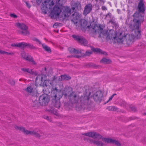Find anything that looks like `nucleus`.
I'll return each instance as SVG.
<instances>
[{
	"label": "nucleus",
	"mask_w": 146,
	"mask_h": 146,
	"mask_svg": "<svg viewBox=\"0 0 146 146\" xmlns=\"http://www.w3.org/2000/svg\"><path fill=\"white\" fill-rule=\"evenodd\" d=\"M72 37L82 45L86 46L88 44V41L83 37L76 35H73Z\"/></svg>",
	"instance_id": "obj_12"
},
{
	"label": "nucleus",
	"mask_w": 146,
	"mask_h": 146,
	"mask_svg": "<svg viewBox=\"0 0 146 146\" xmlns=\"http://www.w3.org/2000/svg\"><path fill=\"white\" fill-rule=\"evenodd\" d=\"M21 70L23 72H26L28 73H29L30 74H35V72L33 71V70H30L29 68H21Z\"/></svg>",
	"instance_id": "obj_27"
},
{
	"label": "nucleus",
	"mask_w": 146,
	"mask_h": 146,
	"mask_svg": "<svg viewBox=\"0 0 146 146\" xmlns=\"http://www.w3.org/2000/svg\"><path fill=\"white\" fill-rule=\"evenodd\" d=\"M82 135L89 137L92 138L94 139L88 138L87 139V141L91 144H93L97 146H104L105 143H108L104 141V139H108V138L103 137L98 133L95 131H90L82 133Z\"/></svg>",
	"instance_id": "obj_2"
},
{
	"label": "nucleus",
	"mask_w": 146,
	"mask_h": 146,
	"mask_svg": "<svg viewBox=\"0 0 146 146\" xmlns=\"http://www.w3.org/2000/svg\"><path fill=\"white\" fill-rule=\"evenodd\" d=\"M24 90L26 92L31 94H33L36 92L33 84L28 85L27 87L25 88Z\"/></svg>",
	"instance_id": "obj_14"
},
{
	"label": "nucleus",
	"mask_w": 146,
	"mask_h": 146,
	"mask_svg": "<svg viewBox=\"0 0 146 146\" xmlns=\"http://www.w3.org/2000/svg\"><path fill=\"white\" fill-rule=\"evenodd\" d=\"M19 43H14L11 44V46L13 47H19Z\"/></svg>",
	"instance_id": "obj_42"
},
{
	"label": "nucleus",
	"mask_w": 146,
	"mask_h": 146,
	"mask_svg": "<svg viewBox=\"0 0 146 146\" xmlns=\"http://www.w3.org/2000/svg\"><path fill=\"white\" fill-rule=\"evenodd\" d=\"M21 56L22 58L25 60L31 62L33 65L36 66L37 62L34 60L32 57L24 52H23L21 54Z\"/></svg>",
	"instance_id": "obj_9"
},
{
	"label": "nucleus",
	"mask_w": 146,
	"mask_h": 146,
	"mask_svg": "<svg viewBox=\"0 0 146 146\" xmlns=\"http://www.w3.org/2000/svg\"><path fill=\"white\" fill-rule=\"evenodd\" d=\"M104 1L103 0H100L99 3L101 5H103L104 4Z\"/></svg>",
	"instance_id": "obj_51"
},
{
	"label": "nucleus",
	"mask_w": 146,
	"mask_h": 146,
	"mask_svg": "<svg viewBox=\"0 0 146 146\" xmlns=\"http://www.w3.org/2000/svg\"><path fill=\"white\" fill-rule=\"evenodd\" d=\"M102 9L103 10H106L107 9L106 8L105 6H102Z\"/></svg>",
	"instance_id": "obj_53"
},
{
	"label": "nucleus",
	"mask_w": 146,
	"mask_h": 146,
	"mask_svg": "<svg viewBox=\"0 0 146 146\" xmlns=\"http://www.w3.org/2000/svg\"><path fill=\"white\" fill-rule=\"evenodd\" d=\"M93 50L97 52H98L101 54H102L104 55H106L107 54L105 52L102 51V50L99 48H96L93 49Z\"/></svg>",
	"instance_id": "obj_30"
},
{
	"label": "nucleus",
	"mask_w": 146,
	"mask_h": 146,
	"mask_svg": "<svg viewBox=\"0 0 146 146\" xmlns=\"http://www.w3.org/2000/svg\"><path fill=\"white\" fill-rule=\"evenodd\" d=\"M38 100L40 105L45 106L47 104L49 101V99L48 95L44 94L40 96Z\"/></svg>",
	"instance_id": "obj_10"
},
{
	"label": "nucleus",
	"mask_w": 146,
	"mask_h": 146,
	"mask_svg": "<svg viewBox=\"0 0 146 146\" xmlns=\"http://www.w3.org/2000/svg\"><path fill=\"white\" fill-rule=\"evenodd\" d=\"M92 5L91 4L86 5L84 7L83 12V14L85 16H86L90 13L92 10Z\"/></svg>",
	"instance_id": "obj_16"
},
{
	"label": "nucleus",
	"mask_w": 146,
	"mask_h": 146,
	"mask_svg": "<svg viewBox=\"0 0 146 146\" xmlns=\"http://www.w3.org/2000/svg\"><path fill=\"white\" fill-rule=\"evenodd\" d=\"M63 80H64V75H62L59 77V80L62 81Z\"/></svg>",
	"instance_id": "obj_44"
},
{
	"label": "nucleus",
	"mask_w": 146,
	"mask_h": 146,
	"mask_svg": "<svg viewBox=\"0 0 146 146\" xmlns=\"http://www.w3.org/2000/svg\"><path fill=\"white\" fill-rule=\"evenodd\" d=\"M25 3H26L27 6V7L28 8H30V7H31V5H30V4L28 2H25Z\"/></svg>",
	"instance_id": "obj_52"
},
{
	"label": "nucleus",
	"mask_w": 146,
	"mask_h": 146,
	"mask_svg": "<svg viewBox=\"0 0 146 146\" xmlns=\"http://www.w3.org/2000/svg\"><path fill=\"white\" fill-rule=\"evenodd\" d=\"M45 76L43 74L38 75L35 79V82L38 84H41L43 82V79Z\"/></svg>",
	"instance_id": "obj_21"
},
{
	"label": "nucleus",
	"mask_w": 146,
	"mask_h": 146,
	"mask_svg": "<svg viewBox=\"0 0 146 146\" xmlns=\"http://www.w3.org/2000/svg\"><path fill=\"white\" fill-rule=\"evenodd\" d=\"M113 96H111L109 98V99L108 100L107 102L106 103H108L109 102L111 101L112 100L113 98Z\"/></svg>",
	"instance_id": "obj_50"
},
{
	"label": "nucleus",
	"mask_w": 146,
	"mask_h": 146,
	"mask_svg": "<svg viewBox=\"0 0 146 146\" xmlns=\"http://www.w3.org/2000/svg\"><path fill=\"white\" fill-rule=\"evenodd\" d=\"M126 105V103L124 101H122L121 102L120 105L123 107H125Z\"/></svg>",
	"instance_id": "obj_45"
},
{
	"label": "nucleus",
	"mask_w": 146,
	"mask_h": 146,
	"mask_svg": "<svg viewBox=\"0 0 146 146\" xmlns=\"http://www.w3.org/2000/svg\"><path fill=\"white\" fill-rule=\"evenodd\" d=\"M76 56V57H77V58H78V57H80V56Z\"/></svg>",
	"instance_id": "obj_62"
},
{
	"label": "nucleus",
	"mask_w": 146,
	"mask_h": 146,
	"mask_svg": "<svg viewBox=\"0 0 146 146\" xmlns=\"http://www.w3.org/2000/svg\"><path fill=\"white\" fill-rule=\"evenodd\" d=\"M45 70H46V68H45Z\"/></svg>",
	"instance_id": "obj_63"
},
{
	"label": "nucleus",
	"mask_w": 146,
	"mask_h": 146,
	"mask_svg": "<svg viewBox=\"0 0 146 146\" xmlns=\"http://www.w3.org/2000/svg\"><path fill=\"white\" fill-rule=\"evenodd\" d=\"M42 46L43 49L46 51L48 53L51 52V49L50 47L44 44H42Z\"/></svg>",
	"instance_id": "obj_24"
},
{
	"label": "nucleus",
	"mask_w": 146,
	"mask_h": 146,
	"mask_svg": "<svg viewBox=\"0 0 146 146\" xmlns=\"http://www.w3.org/2000/svg\"><path fill=\"white\" fill-rule=\"evenodd\" d=\"M52 104L54 107L57 108H59L60 107V103L59 100H53Z\"/></svg>",
	"instance_id": "obj_23"
},
{
	"label": "nucleus",
	"mask_w": 146,
	"mask_h": 146,
	"mask_svg": "<svg viewBox=\"0 0 146 146\" xmlns=\"http://www.w3.org/2000/svg\"><path fill=\"white\" fill-rule=\"evenodd\" d=\"M76 110L78 111L82 109V107L80 104H78L76 107Z\"/></svg>",
	"instance_id": "obj_43"
},
{
	"label": "nucleus",
	"mask_w": 146,
	"mask_h": 146,
	"mask_svg": "<svg viewBox=\"0 0 146 146\" xmlns=\"http://www.w3.org/2000/svg\"><path fill=\"white\" fill-rule=\"evenodd\" d=\"M100 63L104 64H108L111 63V61L106 58H103L100 61Z\"/></svg>",
	"instance_id": "obj_25"
},
{
	"label": "nucleus",
	"mask_w": 146,
	"mask_h": 146,
	"mask_svg": "<svg viewBox=\"0 0 146 146\" xmlns=\"http://www.w3.org/2000/svg\"><path fill=\"white\" fill-rule=\"evenodd\" d=\"M33 40L34 41H36V42H38V43L39 44H42L41 43V42L39 41V40H38V39L36 38L34 39Z\"/></svg>",
	"instance_id": "obj_49"
},
{
	"label": "nucleus",
	"mask_w": 146,
	"mask_h": 146,
	"mask_svg": "<svg viewBox=\"0 0 146 146\" xmlns=\"http://www.w3.org/2000/svg\"><path fill=\"white\" fill-rule=\"evenodd\" d=\"M88 28H89L93 33H100V36H101L102 34L104 36L106 37L107 40H111L115 43H118V42L117 41V32L119 31L120 30H121V29L116 31L115 33V31L113 30H110L107 31H104L102 32L103 29L101 25H96L94 26H91V25L90 26H88Z\"/></svg>",
	"instance_id": "obj_1"
},
{
	"label": "nucleus",
	"mask_w": 146,
	"mask_h": 146,
	"mask_svg": "<svg viewBox=\"0 0 146 146\" xmlns=\"http://www.w3.org/2000/svg\"><path fill=\"white\" fill-rule=\"evenodd\" d=\"M107 109L109 111H116L118 110V109L114 106H110L107 107Z\"/></svg>",
	"instance_id": "obj_28"
},
{
	"label": "nucleus",
	"mask_w": 146,
	"mask_h": 146,
	"mask_svg": "<svg viewBox=\"0 0 146 146\" xmlns=\"http://www.w3.org/2000/svg\"><path fill=\"white\" fill-rule=\"evenodd\" d=\"M61 12L60 8L58 6H55L52 10H51L50 16L51 17L56 18L58 17Z\"/></svg>",
	"instance_id": "obj_11"
},
{
	"label": "nucleus",
	"mask_w": 146,
	"mask_h": 146,
	"mask_svg": "<svg viewBox=\"0 0 146 146\" xmlns=\"http://www.w3.org/2000/svg\"><path fill=\"white\" fill-rule=\"evenodd\" d=\"M71 79L70 77L67 75H64V80H70Z\"/></svg>",
	"instance_id": "obj_40"
},
{
	"label": "nucleus",
	"mask_w": 146,
	"mask_h": 146,
	"mask_svg": "<svg viewBox=\"0 0 146 146\" xmlns=\"http://www.w3.org/2000/svg\"><path fill=\"white\" fill-rule=\"evenodd\" d=\"M116 95V94H114L113 95H112V96H113V97L114 96Z\"/></svg>",
	"instance_id": "obj_56"
},
{
	"label": "nucleus",
	"mask_w": 146,
	"mask_h": 146,
	"mask_svg": "<svg viewBox=\"0 0 146 146\" xmlns=\"http://www.w3.org/2000/svg\"><path fill=\"white\" fill-rule=\"evenodd\" d=\"M46 110L52 115L57 116H59V114L57 111L53 107H48L46 108Z\"/></svg>",
	"instance_id": "obj_19"
},
{
	"label": "nucleus",
	"mask_w": 146,
	"mask_h": 146,
	"mask_svg": "<svg viewBox=\"0 0 146 146\" xmlns=\"http://www.w3.org/2000/svg\"><path fill=\"white\" fill-rule=\"evenodd\" d=\"M9 83L12 86L14 85L15 83V81L13 80H10L9 81Z\"/></svg>",
	"instance_id": "obj_41"
},
{
	"label": "nucleus",
	"mask_w": 146,
	"mask_h": 146,
	"mask_svg": "<svg viewBox=\"0 0 146 146\" xmlns=\"http://www.w3.org/2000/svg\"><path fill=\"white\" fill-rule=\"evenodd\" d=\"M90 98L88 96H85L84 97V99L85 100V102L87 103L88 101Z\"/></svg>",
	"instance_id": "obj_47"
},
{
	"label": "nucleus",
	"mask_w": 146,
	"mask_h": 146,
	"mask_svg": "<svg viewBox=\"0 0 146 146\" xmlns=\"http://www.w3.org/2000/svg\"><path fill=\"white\" fill-rule=\"evenodd\" d=\"M10 16L13 18L16 19L17 17V16L13 13L11 14H10Z\"/></svg>",
	"instance_id": "obj_46"
},
{
	"label": "nucleus",
	"mask_w": 146,
	"mask_h": 146,
	"mask_svg": "<svg viewBox=\"0 0 146 146\" xmlns=\"http://www.w3.org/2000/svg\"><path fill=\"white\" fill-rule=\"evenodd\" d=\"M27 43L23 42L19 43V48H24L27 46Z\"/></svg>",
	"instance_id": "obj_31"
},
{
	"label": "nucleus",
	"mask_w": 146,
	"mask_h": 146,
	"mask_svg": "<svg viewBox=\"0 0 146 146\" xmlns=\"http://www.w3.org/2000/svg\"><path fill=\"white\" fill-rule=\"evenodd\" d=\"M104 140L105 141L108 142V143L113 144L117 146H121V142L117 140L108 138V139H104Z\"/></svg>",
	"instance_id": "obj_17"
},
{
	"label": "nucleus",
	"mask_w": 146,
	"mask_h": 146,
	"mask_svg": "<svg viewBox=\"0 0 146 146\" xmlns=\"http://www.w3.org/2000/svg\"><path fill=\"white\" fill-rule=\"evenodd\" d=\"M68 98L72 103H76L78 101L79 97L74 93L72 92L69 96Z\"/></svg>",
	"instance_id": "obj_18"
},
{
	"label": "nucleus",
	"mask_w": 146,
	"mask_h": 146,
	"mask_svg": "<svg viewBox=\"0 0 146 146\" xmlns=\"http://www.w3.org/2000/svg\"><path fill=\"white\" fill-rule=\"evenodd\" d=\"M92 51L91 50L90 51H86L84 55L85 56H89L92 53Z\"/></svg>",
	"instance_id": "obj_39"
},
{
	"label": "nucleus",
	"mask_w": 146,
	"mask_h": 146,
	"mask_svg": "<svg viewBox=\"0 0 146 146\" xmlns=\"http://www.w3.org/2000/svg\"><path fill=\"white\" fill-rule=\"evenodd\" d=\"M0 54H6L7 55H13L14 54V53L12 52H6L4 51L1 50L0 49Z\"/></svg>",
	"instance_id": "obj_29"
},
{
	"label": "nucleus",
	"mask_w": 146,
	"mask_h": 146,
	"mask_svg": "<svg viewBox=\"0 0 146 146\" xmlns=\"http://www.w3.org/2000/svg\"><path fill=\"white\" fill-rule=\"evenodd\" d=\"M133 19L129 24L130 28L132 30L138 29L144 20L143 16L140 13L136 12L133 14Z\"/></svg>",
	"instance_id": "obj_3"
},
{
	"label": "nucleus",
	"mask_w": 146,
	"mask_h": 146,
	"mask_svg": "<svg viewBox=\"0 0 146 146\" xmlns=\"http://www.w3.org/2000/svg\"><path fill=\"white\" fill-rule=\"evenodd\" d=\"M66 89H68V92H66V91H65V92L67 94L66 95V96H64L65 97H66L67 96H68V97H69V96L70 95V94H72L71 93V90H72V89L71 88H66L63 91V92H64L65 91V90Z\"/></svg>",
	"instance_id": "obj_33"
},
{
	"label": "nucleus",
	"mask_w": 146,
	"mask_h": 146,
	"mask_svg": "<svg viewBox=\"0 0 146 146\" xmlns=\"http://www.w3.org/2000/svg\"><path fill=\"white\" fill-rule=\"evenodd\" d=\"M71 19L75 24H77L78 22V20L80 18V15L76 12L74 13L71 17Z\"/></svg>",
	"instance_id": "obj_15"
},
{
	"label": "nucleus",
	"mask_w": 146,
	"mask_h": 146,
	"mask_svg": "<svg viewBox=\"0 0 146 146\" xmlns=\"http://www.w3.org/2000/svg\"><path fill=\"white\" fill-rule=\"evenodd\" d=\"M57 25V24L56 23H55V24H54V26H56Z\"/></svg>",
	"instance_id": "obj_57"
},
{
	"label": "nucleus",
	"mask_w": 146,
	"mask_h": 146,
	"mask_svg": "<svg viewBox=\"0 0 146 146\" xmlns=\"http://www.w3.org/2000/svg\"><path fill=\"white\" fill-rule=\"evenodd\" d=\"M16 26L19 29L18 30L19 34L24 35L29 34L30 33L28 30V27L24 24L17 23L16 24Z\"/></svg>",
	"instance_id": "obj_7"
},
{
	"label": "nucleus",
	"mask_w": 146,
	"mask_h": 146,
	"mask_svg": "<svg viewBox=\"0 0 146 146\" xmlns=\"http://www.w3.org/2000/svg\"><path fill=\"white\" fill-rule=\"evenodd\" d=\"M109 22L111 23L113 25H114L115 27H118V24L117 23L113 20H111L109 21Z\"/></svg>",
	"instance_id": "obj_38"
},
{
	"label": "nucleus",
	"mask_w": 146,
	"mask_h": 146,
	"mask_svg": "<svg viewBox=\"0 0 146 146\" xmlns=\"http://www.w3.org/2000/svg\"><path fill=\"white\" fill-rule=\"evenodd\" d=\"M131 109L133 111H135L136 110V108L133 106L131 105L130 106Z\"/></svg>",
	"instance_id": "obj_48"
},
{
	"label": "nucleus",
	"mask_w": 146,
	"mask_h": 146,
	"mask_svg": "<svg viewBox=\"0 0 146 146\" xmlns=\"http://www.w3.org/2000/svg\"><path fill=\"white\" fill-rule=\"evenodd\" d=\"M77 9H80L81 7V4L79 2H77L74 4L73 6Z\"/></svg>",
	"instance_id": "obj_35"
},
{
	"label": "nucleus",
	"mask_w": 146,
	"mask_h": 146,
	"mask_svg": "<svg viewBox=\"0 0 146 146\" xmlns=\"http://www.w3.org/2000/svg\"><path fill=\"white\" fill-rule=\"evenodd\" d=\"M138 8L140 12H143L145 11V8L144 6V4L142 0H140Z\"/></svg>",
	"instance_id": "obj_22"
},
{
	"label": "nucleus",
	"mask_w": 146,
	"mask_h": 146,
	"mask_svg": "<svg viewBox=\"0 0 146 146\" xmlns=\"http://www.w3.org/2000/svg\"><path fill=\"white\" fill-rule=\"evenodd\" d=\"M43 117L44 119H45L50 122H52V119L51 117L50 116L44 115H43Z\"/></svg>",
	"instance_id": "obj_34"
},
{
	"label": "nucleus",
	"mask_w": 146,
	"mask_h": 146,
	"mask_svg": "<svg viewBox=\"0 0 146 146\" xmlns=\"http://www.w3.org/2000/svg\"><path fill=\"white\" fill-rule=\"evenodd\" d=\"M65 106L66 107H67V106L66 104H65Z\"/></svg>",
	"instance_id": "obj_61"
},
{
	"label": "nucleus",
	"mask_w": 146,
	"mask_h": 146,
	"mask_svg": "<svg viewBox=\"0 0 146 146\" xmlns=\"http://www.w3.org/2000/svg\"><path fill=\"white\" fill-rule=\"evenodd\" d=\"M94 67H95L96 68H99V67H100V66H96L95 65H94Z\"/></svg>",
	"instance_id": "obj_54"
},
{
	"label": "nucleus",
	"mask_w": 146,
	"mask_h": 146,
	"mask_svg": "<svg viewBox=\"0 0 146 146\" xmlns=\"http://www.w3.org/2000/svg\"><path fill=\"white\" fill-rule=\"evenodd\" d=\"M143 115H146V113H143Z\"/></svg>",
	"instance_id": "obj_58"
},
{
	"label": "nucleus",
	"mask_w": 146,
	"mask_h": 146,
	"mask_svg": "<svg viewBox=\"0 0 146 146\" xmlns=\"http://www.w3.org/2000/svg\"><path fill=\"white\" fill-rule=\"evenodd\" d=\"M117 36V41L119 43H122L125 40L128 44H130L133 42L134 36L132 34H126L125 33L124 31L122 30H120L118 32Z\"/></svg>",
	"instance_id": "obj_5"
},
{
	"label": "nucleus",
	"mask_w": 146,
	"mask_h": 146,
	"mask_svg": "<svg viewBox=\"0 0 146 146\" xmlns=\"http://www.w3.org/2000/svg\"><path fill=\"white\" fill-rule=\"evenodd\" d=\"M75 9V8L74 7H72V9H73V10H74Z\"/></svg>",
	"instance_id": "obj_59"
},
{
	"label": "nucleus",
	"mask_w": 146,
	"mask_h": 146,
	"mask_svg": "<svg viewBox=\"0 0 146 146\" xmlns=\"http://www.w3.org/2000/svg\"><path fill=\"white\" fill-rule=\"evenodd\" d=\"M15 128L17 130H19L27 135H33L38 138L43 139L46 137V134L40 130H33L30 131L26 129L24 127L15 126Z\"/></svg>",
	"instance_id": "obj_4"
},
{
	"label": "nucleus",
	"mask_w": 146,
	"mask_h": 146,
	"mask_svg": "<svg viewBox=\"0 0 146 146\" xmlns=\"http://www.w3.org/2000/svg\"><path fill=\"white\" fill-rule=\"evenodd\" d=\"M50 84L51 82H50V81L48 80H44L43 83L44 85H45L46 86L49 85Z\"/></svg>",
	"instance_id": "obj_37"
},
{
	"label": "nucleus",
	"mask_w": 146,
	"mask_h": 146,
	"mask_svg": "<svg viewBox=\"0 0 146 146\" xmlns=\"http://www.w3.org/2000/svg\"><path fill=\"white\" fill-rule=\"evenodd\" d=\"M69 51L71 53H80V52L78 50H76L75 49L72 48H70L68 49Z\"/></svg>",
	"instance_id": "obj_32"
},
{
	"label": "nucleus",
	"mask_w": 146,
	"mask_h": 146,
	"mask_svg": "<svg viewBox=\"0 0 146 146\" xmlns=\"http://www.w3.org/2000/svg\"><path fill=\"white\" fill-rule=\"evenodd\" d=\"M140 31L138 30L135 31L134 38L137 39L140 38L141 37V34Z\"/></svg>",
	"instance_id": "obj_26"
},
{
	"label": "nucleus",
	"mask_w": 146,
	"mask_h": 146,
	"mask_svg": "<svg viewBox=\"0 0 146 146\" xmlns=\"http://www.w3.org/2000/svg\"><path fill=\"white\" fill-rule=\"evenodd\" d=\"M68 92V89H66L64 92H62L61 91L55 90L53 91V95H52L53 100H60L62 98V95L66 96L67 94L65 93V91Z\"/></svg>",
	"instance_id": "obj_8"
},
{
	"label": "nucleus",
	"mask_w": 146,
	"mask_h": 146,
	"mask_svg": "<svg viewBox=\"0 0 146 146\" xmlns=\"http://www.w3.org/2000/svg\"><path fill=\"white\" fill-rule=\"evenodd\" d=\"M22 80V79H20L19 80L20 81H21Z\"/></svg>",
	"instance_id": "obj_60"
},
{
	"label": "nucleus",
	"mask_w": 146,
	"mask_h": 146,
	"mask_svg": "<svg viewBox=\"0 0 146 146\" xmlns=\"http://www.w3.org/2000/svg\"><path fill=\"white\" fill-rule=\"evenodd\" d=\"M62 14V17L64 19H65L66 17H68L71 14L69 8H66Z\"/></svg>",
	"instance_id": "obj_20"
},
{
	"label": "nucleus",
	"mask_w": 146,
	"mask_h": 146,
	"mask_svg": "<svg viewBox=\"0 0 146 146\" xmlns=\"http://www.w3.org/2000/svg\"><path fill=\"white\" fill-rule=\"evenodd\" d=\"M129 19H128L126 20V22L127 24H128L127 22L129 21Z\"/></svg>",
	"instance_id": "obj_55"
},
{
	"label": "nucleus",
	"mask_w": 146,
	"mask_h": 146,
	"mask_svg": "<svg viewBox=\"0 0 146 146\" xmlns=\"http://www.w3.org/2000/svg\"><path fill=\"white\" fill-rule=\"evenodd\" d=\"M54 5L52 0H46L43 3L41 10L44 14H46L47 11H50L51 8Z\"/></svg>",
	"instance_id": "obj_6"
},
{
	"label": "nucleus",
	"mask_w": 146,
	"mask_h": 146,
	"mask_svg": "<svg viewBox=\"0 0 146 146\" xmlns=\"http://www.w3.org/2000/svg\"><path fill=\"white\" fill-rule=\"evenodd\" d=\"M103 93L101 91H98L94 93L93 96V99L96 102H100L102 100Z\"/></svg>",
	"instance_id": "obj_13"
},
{
	"label": "nucleus",
	"mask_w": 146,
	"mask_h": 146,
	"mask_svg": "<svg viewBox=\"0 0 146 146\" xmlns=\"http://www.w3.org/2000/svg\"><path fill=\"white\" fill-rule=\"evenodd\" d=\"M27 46L31 49H36V48L34 46L31 44L29 43H27Z\"/></svg>",
	"instance_id": "obj_36"
}]
</instances>
